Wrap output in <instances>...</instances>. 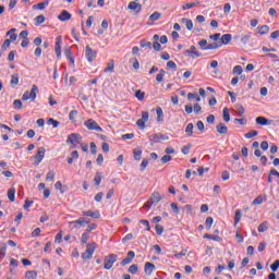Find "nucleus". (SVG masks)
<instances>
[{
	"instance_id": "obj_42",
	"label": "nucleus",
	"mask_w": 279,
	"mask_h": 279,
	"mask_svg": "<svg viewBox=\"0 0 279 279\" xmlns=\"http://www.w3.org/2000/svg\"><path fill=\"white\" fill-rule=\"evenodd\" d=\"M129 274H138V265L133 264L129 267Z\"/></svg>"
},
{
	"instance_id": "obj_55",
	"label": "nucleus",
	"mask_w": 279,
	"mask_h": 279,
	"mask_svg": "<svg viewBox=\"0 0 279 279\" xmlns=\"http://www.w3.org/2000/svg\"><path fill=\"white\" fill-rule=\"evenodd\" d=\"M181 151H182V154H184V156L189 155L191 151V144L183 146Z\"/></svg>"
},
{
	"instance_id": "obj_45",
	"label": "nucleus",
	"mask_w": 279,
	"mask_h": 279,
	"mask_svg": "<svg viewBox=\"0 0 279 279\" xmlns=\"http://www.w3.org/2000/svg\"><path fill=\"white\" fill-rule=\"evenodd\" d=\"M264 199L263 196H257L254 201H253V206H260V204H263Z\"/></svg>"
},
{
	"instance_id": "obj_1",
	"label": "nucleus",
	"mask_w": 279,
	"mask_h": 279,
	"mask_svg": "<svg viewBox=\"0 0 279 279\" xmlns=\"http://www.w3.org/2000/svg\"><path fill=\"white\" fill-rule=\"evenodd\" d=\"M162 196L158 192H154L149 199L144 204V208H151V206H158V204L161 202Z\"/></svg>"
},
{
	"instance_id": "obj_23",
	"label": "nucleus",
	"mask_w": 279,
	"mask_h": 279,
	"mask_svg": "<svg viewBox=\"0 0 279 279\" xmlns=\"http://www.w3.org/2000/svg\"><path fill=\"white\" fill-rule=\"evenodd\" d=\"M45 21H47V19L45 17V15H38L35 17V25L36 27H38L39 25H43V23H45Z\"/></svg>"
},
{
	"instance_id": "obj_7",
	"label": "nucleus",
	"mask_w": 279,
	"mask_h": 279,
	"mask_svg": "<svg viewBox=\"0 0 279 279\" xmlns=\"http://www.w3.org/2000/svg\"><path fill=\"white\" fill-rule=\"evenodd\" d=\"M148 140L150 141L151 145H154V143H160V141H169V136L162 133H157V134L149 135Z\"/></svg>"
},
{
	"instance_id": "obj_3",
	"label": "nucleus",
	"mask_w": 279,
	"mask_h": 279,
	"mask_svg": "<svg viewBox=\"0 0 279 279\" xmlns=\"http://www.w3.org/2000/svg\"><path fill=\"white\" fill-rule=\"evenodd\" d=\"M97 245L95 243L87 244L86 250L82 253L83 260H90L93 258V254H95Z\"/></svg>"
},
{
	"instance_id": "obj_12",
	"label": "nucleus",
	"mask_w": 279,
	"mask_h": 279,
	"mask_svg": "<svg viewBox=\"0 0 279 279\" xmlns=\"http://www.w3.org/2000/svg\"><path fill=\"white\" fill-rule=\"evenodd\" d=\"M154 269H156V265H154L153 263L147 262L144 266V271L146 276H151Z\"/></svg>"
},
{
	"instance_id": "obj_5",
	"label": "nucleus",
	"mask_w": 279,
	"mask_h": 279,
	"mask_svg": "<svg viewBox=\"0 0 279 279\" xmlns=\"http://www.w3.org/2000/svg\"><path fill=\"white\" fill-rule=\"evenodd\" d=\"M82 143V135L78 133H72L68 135L66 144L73 145L74 147H77Z\"/></svg>"
},
{
	"instance_id": "obj_8",
	"label": "nucleus",
	"mask_w": 279,
	"mask_h": 279,
	"mask_svg": "<svg viewBox=\"0 0 279 279\" xmlns=\"http://www.w3.org/2000/svg\"><path fill=\"white\" fill-rule=\"evenodd\" d=\"M85 57L87 62H94L95 58H97V51L93 50L90 46L85 47Z\"/></svg>"
},
{
	"instance_id": "obj_17",
	"label": "nucleus",
	"mask_w": 279,
	"mask_h": 279,
	"mask_svg": "<svg viewBox=\"0 0 279 279\" xmlns=\"http://www.w3.org/2000/svg\"><path fill=\"white\" fill-rule=\"evenodd\" d=\"M59 21H71V13L69 11L64 10L61 12V14L58 15Z\"/></svg>"
},
{
	"instance_id": "obj_15",
	"label": "nucleus",
	"mask_w": 279,
	"mask_h": 279,
	"mask_svg": "<svg viewBox=\"0 0 279 279\" xmlns=\"http://www.w3.org/2000/svg\"><path fill=\"white\" fill-rule=\"evenodd\" d=\"M129 10H134L135 12H141V10H143V5L138 4V2L136 1H132L129 3L128 5Z\"/></svg>"
},
{
	"instance_id": "obj_19",
	"label": "nucleus",
	"mask_w": 279,
	"mask_h": 279,
	"mask_svg": "<svg viewBox=\"0 0 279 279\" xmlns=\"http://www.w3.org/2000/svg\"><path fill=\"white\" fill-rule=\"evenodd\" d=\"M47 5H49V0H45L44 2L33 5V10H45Z\"/></svg>"
},
{
	"instance_id": "obj_24",
	"label": "nucleus",
	"mask_w": 279,
	"mask_h": 279,
	"mask_svg": "<svg viewBox=\"0 0 279 279\" xmlns=\"http://www.w3.org/2000/svg\"><path fill=\"white\" fill-rule=\"evenodd\" d=\"M269 230V222L265 221L258 226V232H267Z\"/></svg>"
},
{
	"instance_id": "obj_16",
	"label": "nucleus",
	"mask_w": 279,
	"mask_h": 279,
	"mask_svg": "<svg viewBox=\"0 0 279 279\" xmlns=\"http://www.w3.org/2000/svg\"><path fill=\"white\" fill-rule=\"evenodd\" d=\"M83 216L84 217H92V219H99V217H101V214H99V211L87 210V211L83 213Z\"/></svg>"
},
{
	"instance_id": "obj_10",
	"label": "nucleus",
	"mask_w": 279,
	"mask_h": 279,
	"mask_svg": "<svg viewBox=\"0 0 279 279\" xmlns=\"http://www.w3.org/2000/svg\"><path fill=\"white\" fill-rule=\"evenodd\" d=\"M45 147H39L37 150V154L34 156V160L36 161V165H40V162H43V158H45Z\"/></svg>"
},
{
	"instance_id": "obj_25",
	"label": "nucleus",
	"mask_w": 279,
	"mask_h": 279,
	"mask_svg": "<svg viewBox=\"0 0 279 279\" xmlns=\"http://www.w3.org/2000/svg\"><path fill=\"white\" fill-rule=\"evenodd\" d=\"M157 112V121L158 123H162V118L165 117V112L162 111V108L158 107L156 109Z\"/></svg>"
},
{
	"instance_id": "obj_29",
	"label": "nucleus",
	"mask_w": 279,
	"mask_h": 279,
	"mask_svg": "<svg viewBox=\"0 0 279 279\" xmlns=\"http://www.w3.org/2000/svg\"><path fill=\"white\" fill-rule=\"evenodd\" d=\"M13 108L15 110H22L23 109V101H21V99H15L13 101Z\"/></svg>"
},
{
	"instance_id": "obj_48",
	"label": "nucleus",
	"mask_w": 279,
	"mask_h": 279,
	"mask_svg": "<svg viewBox=\"0 0 279 279\" xmlns=\"http://www.w3.org/2000/svg\"><path fill=\"white\" fill-rule=\"evenodd\" d=\"M235 109L238 110V114H240V117L245 114V108H243L242 105H235Z\"/></svg>"
},
{
	"instance_id": "obj_31",
	"label": "nucleus",
	"mask_w": 279,
	"mask_h": 279,
	"mask_svg": "<svg viewBox=\"0 0 279 279\" xmlns=\"http://www.w3.org/2000/svg\"><path fill=\"white\" fill-rule=\"evenodd\" d=\"M142 156H143V150H140V149H134L133 150L134 160H141Z\"/></svg>"
},
{
	"instance_id": "obj_60",
	"label": "nucleus",
	"mask_w": 279,
	"mask_h": 279,
	"mask_svg": "<svg viewBox=\"0 0 279 279\" xmlns=\"http://www.w3.org/2000/svg\"><path fill=\"white\" fill-rule=\"evenodd\" d=\"M142 120L147 123V121H149V112L147 111H143L142 112Z\"/></svg>"
},
{
	"instance_id": "obj_14",
	"label": "nucleus",
	"mask_w": 279,
	"mask_h": 279,
	"mask_svg": "<svg viewBox=\"0 0 279 279\" xmlns=\"http://www.w3.org/2000/svg\"><path fill=\"white\" fill-rule=\"evenodd\" d=\"M257 125H271V120L265 118V117H257L255 119Z\"/></svg>"
},
{
	"instance_id": "obj_33",
	"label": "nucleus",
	"mask_w": 279,
	"mask_h": 279,
	"mask_svg": "<svg viewBox=\"0 0 279 279\" xmlns=\"http://www.w3.org/2000/svg\"><path fill=\"white\" fill-rule=\"evenodd\" d=\"M54 178H56V172L53 170H50L46 175L47 182H53Z\"/></svg>"
},
{
	"instance_id": "obj_34",
	"label": "nucleus",
	"mask_w": 279,
	"mask_h": 279,
	"mask_svg": "<svg viewBox=\"0 0 279 279\" xmlns=\"http://www.w3.org/2000/svg\"><path fill=\"white\" fill-rule=\"evenodd\" d=\"M101 178H102L101 172H96V175L94 178V182L96 186H99V184H101Z\"/></svg>"
},
{
	"instance_id": "obj_43",
	"label": "nucleus",
	"mask_w": 279,
	"mask_h": 279,
	"mask_svg": "<svg viewBox=\"0 0 279 279\" xmlns=\"http://www.w3.org/2000/svg\"><path fill=\"white\" fill-rule=\"evenodd\" d=\"M213 223H214V219L213 217H207L206 221H205V226L208 230H210V228H213Z\"/></svg>"
},
{
	"instance_id": "obj_22",
	"label": "nucleus",
	"mask_w": 279,
	"mask_h": 279,
	"mask_svg": "<svg viewBox=\"0 0 279 279\" xmlns=\"http://www.w3.org/2000/svg\"><path fill=\"white\" fill-rule=\"evenodd\" d=\"M165 75H167V72L163 69L159 70V73L156 75V82L159 84L160 82H163Z\"/></svg>"
},
{
	"instance_id": "obj_59",
	"label": "nucleus",
	"mask_w": 279,
	"mask_h": 279,
	"mask_svg": "<svg viewBox=\"0 0 279 279\" xmlns=\"http://www.w3.org/2000/svg\"><path fill=\"white\" fill-rule=\"evenodd\" d=\"M195 114H202V106L199 104L194 105Z\"/></svg>"
},
{
	"instance_id": "obj_13",
	"label": "nucleus",
	"mask_w": 279,
	"mask_h": 279,
	"mask_svg": "<svg viewBox=\"0 0 279 279\" xmlns=\"http://www.w3.org/2000/svg\"><path fill=\"white\" fill-rule=\"evenodd\" d=\"M216 132H218V134H228V126L220 122L216 125Z\"/></svg>"
},
{
	"instance_id": "obj_35",
	"label": "nucleus",
	"mask_w": 279,
	"mask_h": 279,
	"mask_svg": "<svg viewBox=\"0 0 279 279\" xmlns=\"http://www.w3.org/2000/svg\"><path fill=\"white\" fill-rule=\"evenodd\" d=\"M269 33V26L267 25H263L262 27L258 28V34H260V36L268 34Z\"/></svg>"
},
{
	"instance_id": "obj_56",
	"label": "nucleus",
	"mask_w": 279,
	"mask_h": 279,
	"mask_svg": "<svg viewBox=\"0 0 279 279\" xmlns=\"http://www.w3.org/2000/svg\"><path fill=\"white\" fill-rule=\"evenodd\" d=\"M54 189L57 191H60V193H64V190H62V182L61 181H57L56 184H54Z\"/></svg>"
},
{
	"instance_id": "obj_53",
	"label": "nucleus",
	"mask_w": 279,
	"mask_h": 279,
	"mask_svg": "<svg viewBox=\"0 0 279 279\" xmlns=\"http://www.w3.org/2000/svg\"><path fill=\"white\" fill-rule=\"evenodd\" d=\"M155 230H156L157 234L160 236V234H162V232H165V227L160 226V225H156Z\"/></svg>"
},
{
	"instance_id": "obj_39",
	"label": "nucleus",
	"mask_w": 279,
	"mask_h": 279,
	"mask_svg": "<svg viewBox=\"0 0 279 279\" xmlns=\"http://www.w3.org/2000/svg\"><path fill=\"white\" fill-rule=\"evenodd\" d=\"M48 125H52V128H58V125H60V121L54 120L53 118H49Z\"/></svg>"
},
{
	"instance_id": "obj_64",
	"label": "nucleus",
	"mask_w": 279,
	"mask_h": 279,
	"mask_svg": "<svg viewBox=\"0 0 279 279\" xmlns=\"http://www.w3.org/2000/svg\"><path fill=\"white\" fill-rule=\"evenodd\" d=\"M170 160H171V156H170V155H165V156L161 158L162 165H167V162H170Z\"/></svg>"
},
{
	"instance_id": "obj_4",
	"label": "nucleus",
	"mask_w": 279,
	"mask_h": 279,
	"mask_svg": "<svg viewBox=\"0 0 279 279\" xmlns=\"http://www.w3.org/2000/svg\"><path fill=\"white\" fill-rule=\"evenodd\" d=\"M85 128H87V130H92L94 132H104V129H101V126H99V124L97 123V121L93 120V119H88L84 122Z\"/></svg>"
},
{
	"instance_id": "obj_61",
	"label": "nucleus",
	"mask_w": 279,
	"mask_h": 279,
	"mask_svg": "<svg viewBox=\"0 0 279 279\" xmlns=\"http://www.w3.org/2000/svg\"><path fill=\"white\" fill-rule=\"evenodd\" d=\"M147 165H149V160L143 159L141 163V171H145V169H147Z\"/></svg>"
},
{
	"instance_id": "obj_36",
	"label": "nucleus",
	"mask_w": 279,
	"mask_h": 279,
	"mask_svg": "<svg viewBox=\"0 0 279 279\" xmlns=\"http://www.w3.org/2000/svg\"><path fill=\"white\" fill-rule=\"evenodd\" d=\"M219 47H221V45H218L217 43H211L206 46V51H210L213 49H219Z\"/></svg>"
},
{
	"instance_id": "obj_46",
	"label": "nucleus",
	"mask_w": 279,
	"mask_h": 279,
	"mask_svg": "<svg viewBox=\"0 0 279 279\" xmlns=\"http://www.w3.org/2000/svg\"><path fill=\"white\" fill-rule=\"evenodd\" d=\"M195 5H199V2H193V3H185L182 9L183 10H191V8H195Z\"/></svg>"
},
{
	"instance_id": "obj_30",
	"label": "nucleus",
	"mask_w": 279,
	"mask_h": 279,
	"mask_svg": "<svg viewBox=\"0 0 279 279\" xmlns=\"http://www.w3.org/2000/svg\"><path fill=\"white\" fill-rule=\"evenodd\" d=\"M193 129H194V125L193 123H189L185 128V134L186 136H193Z\"/></svg>"
},
{
	"instance_id": "obj_32",
	"label": "nucleus",
	"mask_w": 279,
	"mask_h": 279,
	"mask_svg": "<svg viewBox=\"0 0 279 279\" xmlns=\"http://www.w3.org/2000/svg\"><path fill=\"white\" fill-rule=\"evenodd\" d=\"M15 193H16V190H14V189H10V190L8 191V198H9L10 202H14V199H15Z\"/></svg>"
},
{
	"instance_id": "obj_28",
	"label": "nucleus",
	"mask_w": 279,
	"mask_h": 279,
	"mask_svg": "<svg viewBox=\"0 0 279 279\" xmlns=\"http://www.w3.org/2000/svg\"><path fill=\"white\" fill-rule=\"evenodd\" d=\"M38 274L35 270H28L25 274V279H36Z\"/></svg>"
},
{
	"instance_id": "obj_58",
	"label": "nucleus",
	"mask_w": 279,
	"mask_h": 279,
	"mask_svg": "<svg viewBox=\"0 0 279 279\" xmlns=\"http://www.w3.org/2000/svg\"><path fill=\"white\" fill-rule=\"evenodd\" d=\"M12 41L10 39H5L4 43L2 44V49L5 51L7 49H10V45Z\"/></svg>"
},
{
	"instance_id": "obj_62",
	"label": "nucleus",
	"mask_w": 279,
	"mask_h": 279,
	"mask_svg": "<svg viewBox=\"0 0 279 279\" xmlns=\"http://www.w3.org/2000/svg\"><path fill=\"white\" fill-rule=\"evenodd\" d=\"M114 71V63L111 62V63H108V66L105 69V73H108V72H111Z\"/></svg>"
},
{
	"instance_id": "obj_6",
	"label": "nucleus",
	"mask_w": 279,
	"mask_h": 279,
	"mask_svg": "<svg viewBox=\"0 0 279 279\" xmlns=\"http://www.w3.org/2000/svg\"><path fill=\"white\" fill-rule=\"evenodd\" d=\"M118 256L117 254H110L109 256L105 257V269L110 270L114 263H117Z\"/></svg>"
},
{
	"instance_id": "obj_11",
	"label": "nucleus",
	"mask_w": 279,
	"mask_h": 279,
	"mask_svg": "<svg viewBox=\"0 0 279 279\" xmlns=\"http://www.w3.org/2000/svg\"><path fill=\"white\" fill-rule=\"evenodd\" d=\"M70 228H82V226H86L87 221L84 218H78L77 220L70 221Z\"/></svg>"
},
{
	"instance_id": "obj_27",
	"label": "nucleus",
	"mask_w": 279,
	"mask_h": 279,
	"mask_svg": "<svg viewBox=\"0 0 279 279\" xmlns=\"http://www.w3.org/2000/svg\"><path fill=\"white\" fill-rule=\"evenodd\" d=\"M184 56H193V58H202V53L198 51H191V50H185Z\"/></svg>"
},
{
	"instance_id": "obj_9",
	"label": "nucleus",
	"mask_w": 279,
	"mask_h": 279,
	"mask_svg": "<svg viewBox=\"0 0 279 279\" xmlns=\"http://www.w3.org/2000/svg\"><path fill=\"white\" fill-rule=\"evenodd\" d=\"M54 52L58 60H60L62 58V36L56 38Z\"/></svg>"
},
{
	"instance_id": "obj_63",
	"label": "nucleus",
	"mask_w": 279,
	"mask_h": 279,
	"mask_svg": "<svg viewBox=\"0 0 279 279\" xmlns=\"http://www.w3.org/2000/svg\"><path fill=\"white\" fill-rule=\"evenodd\" d=\"M196 128H197V130H199V132H204V130H205L204 122L203 121H197L196 122Z\"/></svg>"
},
{
	"instance_id": "obj_40",
	"label": "nucleus",
	"mask_w": 279,
	"mask_h": 279,
	"mask_svg": "<svg viewBox=\"0 0 279 279\" xmlns=\"http://www.w3.org/2000/svg\"><path fill=\"white\" fill-rule=\"evenodd\" d=\"M162 16V14H160V12H154L150 16H149V21H158V19H160Z\"/></svg>"
},
{
	"instance_id": "obj_21",
	"label": "nucleus",
	"mask_w": 279,
	"mask_h": 279,
	"mask_svg": "<svg viewBox=\"0 0 279 279\" xmlns=\"http://www.w3.org/2000/svg\"><path fill=\"white\" fill-rule=\"evenodd\" d=\"M222 119L226 123H230V110L228 107H225L222 110Z\"/></svg>"
},
{
	"instance_id": "obj_2",
	"label": "nucleus",
	"mask_w": 279,
	"mask_h": 279,
	"mask_svg": "<svg viewBox=\"0 0 279 279\" xmlns=\"http://www.w3.org/2000/svg\"><path fill=\"white\" fill-rule=\"evenodd\" d=\"M36 93H38V86L33 85L31 92L26 90L23 94L22 100L23 101H29V99H31L32 101H36V96H37Z\"/></svg>"
},
{
	"instance_id": "obj_49",
	"label": "nucleus",
	"mask_w": 279,
	"mask_h": 279,
	"mask_svg": "<svg viewBox=\"0 0 279 279\" xmlns=\"http://www.w3.org/2000/svg\"><path fill=\"white\" fill-rule=\"evenodd\" d=\"M198 46L201 47V49H203V51H206V47L208 46V40L202 39V40L198 43Z\"/></svg>"
},
{
	"instance_id": "obj_50",
	"label": "nucleus",
	"mask_w": 279,
	"mask_h": 279,
	"mask_svg": "<svg viewBox=\"0 0 279 279\" xmlns=\"http://www.w3.org/2000/svg\"><path fill=\"white\" fill-rule=\"evenodd\" d=\"M278 268H279V259L275 260L271 266H270V269L271 271L276 272L278 271Z\"/></svg>"
},
{
	"instance_id": "obj_54",
	"label": "nucleus",
	"mask_w": 279,
	"mask_h": 279,
	"mask_svg": "<svg viewBox=\"0 0 279 279\" xmlns=\"http://www.w3.org/2000/svg\"><path fill=\"white\" fill-rule=\"evenodd\" d=\"M233 73H235L236 75H241V73H243V66L241 65H235L233 68Z\"/></svg>"
},
{
	"instance_id": "obj_26",
	"label": "nucleus",
	"mask_w": 279,
	"mask_h": 279,
	"mask_svg": "<svg viewBox=\"0 0 279 279\" xmlns=\"http://www.w3.org/2000/svg\"><path fill=\"white\" fill-rule=\"evenodd\" d=\"M19 80H20L19 74L16 73L12 74L11 82H10L11 86H19Z\"/></svg>"
},
{
	"instance_id": "obj_47",
	"label": "nucleus",
	"mask_w": 279,
	"mask_h": 279,
	"mask_svg": "<svg viewBox=\"0 0 279 279\" xmlns=\"http://www.w3.org/2000/svg\"><path fill=\"white\" fill-rule=\"evenodd\" d=\"M140 45L143 49H151V43L150 41L142 40Z\"/></svg>"
},
{
	"instance_id": "obj_37",
	"label": "nucleus",
	"mask_w": 279,
	"mask_h": 279,
	"mask_svg": "<svg viewBox=\"0 0 279 279\" xmlns=\"http://www.w3.org/2000/svg\"><path fill=\"white\" fill-rule=\"evenodd\" d=\"M65 56L68 60H70L71 64H75V59L73 58V53H71L70 49L65 50Z\"/></svg>"
},
{
	"instance_id": "obj_44",
	"label": "nucleus",
	"mask_w": 279,
	"mask_h": 279,
	"mask_svg": "<svg viewBox=\"0 0 279 279\" xmlns=\"http://www.w3.org/2000/svg\"><path fill=\"white\" fill-rule=\"evenodd\" d=\"M250 38H252V33H248L247 35H244L242 38H241V43L243 45H247V43H250Z\"/></svg>"
},
{
	"instance_id": "obj_57",
	"label": "nucleus",
	"mask_w": 279,
	"mask_h": 279,
	"mask_svg": "<svg viewBox=\"0 0 279 279\" xmlns=\"http://www.w3.org/2000/svg\"><path fill=\"white\" fill-rule=\"evenodd\" d=\"M153 49H155V51H161L162 46L160 45V43L154 41L153 43Z\"/></svg>"
},
{
	"instance_id": "obj_41",
	"label": "nucleus",
	"mask_w": 279,
	"mask_h": 279,
	"mask_svg": "<svg viewBox=\"0 0 279 279\" xmlns=\"http://www.w3.org/2000/svg\"><path fill=\"white\" fill-rule=\"evenodd\" d=\"M241 217H242L241 209H236L235 210V217H234V225L235 226H236V223H239V221H241Z\"/></svg>"
},
{
	"instance_id": "obj_51",
	"label": "nucleus",
	"mask_w": 279,
	"mask_h": 279,
	"mask_svg": "<svg viewBox=\"0 0 279 279\" xmlns=\"http://www.w3.org/2000/svg\"><path fill=\"white\" fill-rule=\"evenodd\" d=\"M245 138H254V136H258V131H251L248 133H246Z\"/></svg>"
},
{
	"instance_id": "obj_52",
	"label": "nucleus",
	"mask_w": 279,
	"mask_h": 279,
	"mask_svg": "<svg viewBox=\"0 0 279 279\" xmlns=\"http://www.w3.org/2000/svg\"><path fill=\"white\" fill-rule=\"evenodd\" d=\"M135 97L140 100L143 101L145 99V94L142 90H137L135 93Z\"/></svg>"
},
{
	"instance_id": "obj_18",
	"label": "nucleus",
	"mask_w": 279,
	"mask_h": 279,
	"mask_svg": "<svg viewBox=\"0 0 279 279\" xmlns=\"http://www.w3.org/2000/svg\"><path fill=\"white\" fill-rule=\"evenodd\" d=\"M231 40H232V34H225L220 38L221 45H230Z\"/></svg>"
},
{
	"instance_id": "obj_38",
	"label": "nucleus",
	"mask_w": 279,
	"mask_h": 279,
	"mask_svg": "<svg viewBox=\"0 0 279 279\" xmlns=\"http://www.w3.org/2000/svg\"><path fill=\"white\" fill-rule=\"evenodd\" d=\"M88 239H90V235H88V232L83 233L82 236H81L82 245L88 243Z\"/></svg>"
},
{
	"instance_id": "obj_20",
	"label": "nucleus",
	"mask_w": 279,
	"mask_h": 279,
	"mask_svg": "<svg viewBox=\"0 0 279 279\" xmlns=\"http://www.w3.org/2000/svg\"><path fill=\"white\" fill-rule=\"evenodd\" d=\"M181 23H183L185 25V27H186V29H189V32H191L193 29V21L192 20L183 17L181 20Z\"/></svg>"
}]
</instances>
